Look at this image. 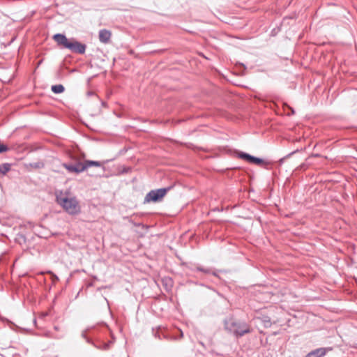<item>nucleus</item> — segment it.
Wrapping results in <instances>:
<instances>
[{"instance_id": "f257e3e1", "label": "nucleus", "mask_w": 357, "mask_h": 357, "mask_svg": "<svg viewBox=\"0 0 357 357\" xmlns=\"http://www.w3.org/2000/svg\"><path fill=\"white\" fill-rule=\"evenodd\" d=\"M54 40L63 47L69 49L72 52L83 54L85 52L86 47L84 45L79 43L74 40L68 39L64 35L57 33L54 36Z\"/></svg>"}, {"instance_id": "f03ea898", "label": "nucleus", "mask_w": 357, "mask_h": 357, "mask_svg": "<svg viewBox=\"0 0 357 357\" xmlns=\"http://www.w3.org/2000/svg\"><path fill=\"white\" fill-rule=\"evenodd\" d=\"M56 201L62 208L70 215H76L80 212V206L77 200L75 197L56 196Z\"/></svg>"}, {"instance_id": "7ed1b4c3", "label": "nucleus", "mask_w": 357, "mask_h": 357, "mask_svg": "<svg viewBox=\"0 0 357 357\" xmlns=\"http://www.w3.org/2000/svg\"><path fill=\"white\" fill-rule=\"evenodd\" d=\"M96 166L101 167L102 163L98 161L86 160L84 162H78L75 165L63 164V167L70 172L80 173L86 170L87 168Z\"/></svg>"}, {"instance_id": "20e7f679", "label": "nucleus", "mask_w": 357, "mask_h": 357, "mask_svg": "<svg viewBox=\"0 0 357 357\" xmlns=\"http://www.w3.org/2000/svg\"><path fill=\"white\" fill-rule=\"evenodd\" d=\"M226 328L236 337L243 336L250 332V327L245 323H228L226 325Z\"/></svg>"}, {"instance_id": "39448f33", "label": "nucleus", "mask_w": 357, "mask_h": 357, "mask_svg": "<svg viewBox=\"0 0 357 357\" xmlns=\"http://www.w3.org/2000/svg\"><path fill=\"white\" fill-rule=\"evenodd\" d=\"M169 189L170 188H165L151 190L146 195L144 198V203L160 202Z\"/></svg>"}, {"instance_id": "423d86ee", "label": "nucleus", "mask_w": 357, "mask_h": 357, "mask_svg": "<svg viewBox=\"0 0 357 357\" xmlns=\"http://www.w3.org/2000/svg\"><path fill=\"white\" fill-rule=\"evenodd\" d=\"M238 157L241 159L247 160L248 162H249L250 163H253V164H256V165H262L264 163V161L261 159L252 156L248 153H238Z\"/></svg>"}, {"instance_id": "0eeeda50", "label": "nucleus", "mask_w": 357, "mask_h": 357, "mask_svg": "<svg viewBox=\"0 0 357 357\" xmlns=\"http://www.w3.org/2000/svg\"><path fill=\"white\" fill-rule=\"evenodd\" d=\"M331 348H319L310 352L305 357H323Z\"/></svg>"}, {"instance_id": "6e6552de", "label": "nucleus", "mask_w": 357, "mask_h": 357, "mask_svg": "<svg viewBox=\"0 0 357 357\" xmlns=\"http://www.w3.org/2000/svg\"><path fill=\"white\" fill-rule=\"evenodd\" d=\"M112 36L111 31L107 29H102L99 31V40L102 43H108Z\"/></svg>"}, {"instance_id": "1a4fd4ad", "label": "nucleus", "mask_w": 357, "mask_h": 357, "mask_svg": "<svg viewBox=\"0 0 357 357\" xmlns=\"http://www.w3.org/2000/svg\"><path fill=\"white\" fill-rule=\"evenodd\" d=\"M52 91L55 93H61L63 92L64 87L61 84L54 85L52 86Z\"/></svg>"}, {"instance_id": "9d476101", "label": "nucleus", "mask_w": 357, "mask_h": 357, "mask_svg": "<svg viewBox=\"0 0 357 357\" xmlns=\"http://www.w3.org/2000/svg\"><path fill=\"white\" fill-rule=\"evenodd\" d=\"M10 169V165L8 163H4L0 165V172L3 174H6Z\"/></svg>"}, {"instance_id": "9b49d317", "label": "nucleus", "mask_w": 357, "mask_h": 357, "mask_svg": "<svg viewBox=\"0 0 357 357\" xmlns=\"http://www.w3.org/2000/svg\"><path fill=\"white\" fill-rule=\"evenodd\" d=\"M8 150V148L3 144H0V153H3V152H6Z\"/></svg>"}]
</instances>
